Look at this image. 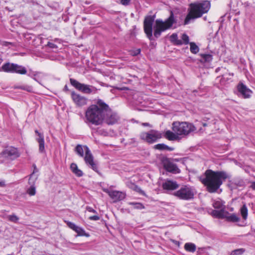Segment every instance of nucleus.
Instances as JSON below:
<instances>
[{"label": "nucleus", "instance_id": "nucleus-20", "mask_svg": "<svg viewBox=\"0 0 255 255\" xmlns=\"http://www.w3.org/2000/svg\"><path fill=\"white\" fill-rule=\"evenodd\" d=\"M70 168L73 173H74L78 177H81L83 175L82 170L78 169V166L76 163H72L70 165Z\"/></svg>", "mask_w": 255, "mask_h": 255}, {"label": "nucleus", "instance_id": "nucleus-9", "mask_svg": "<svg viewBox=\"0 0 255 255\" xmlns=\"http://www.w3.org/2000/svg\"><path fill=\"white\" fill-rule=\"evenodd\" d=\"M85 156L84 160L86 163L93 170L99 173L98 167L97 164L94 161V157L89 148L87 146H84Z\"/></svg>", "mask_w": 255, "mask_h": 255}, {"label": "nucleus", "instance_id": "nucleus-31", "mask_svg": "<svg viewBox=\"0 0 255 255\" xmlns=\"http://www.w3.org/2000/svg\"><path fill=\"white\" fill-rule=\"evenodd\" d=\"M128 204L133 206L135 209H143L145 208L143 204L139 202H129Z\"/></svg>", "mask_w": 255, "mask_h": 255}, {"label": "nucleus", "instance_id": "nucleus-12", "mask_svg": "<svg viewBox=\"0 0 255 255\" xmlns=\"http://www.w3.org/2000/svg\"><path fill=\"white\" fill-rule=\"evenodd\" d=\"M104 122L109 125L115 124L119 120V117L117 113L114 112L110 108L106 114L105 115Z\"/></svg>", "mask_w": 255, "mask_h": 255}, {"label": "nucleus", "instance_id": "nucleus-5", "mask_svg": "<svg viewBox=\"0 0 255 255\" xmlns=\"http://www.w3.org/2000/svg\"><path fill=\"white\" fill-rule=\"evenodd\" d=\"M172 130L178 136H185L196 130L191 123L186 122H174L172 124Z\"/></svg>", "mask_w": 255, "mask_h": 255}, {"label": "nucleus", "instance_id": "nucleus-46", "mask_svg": "<svg viewBox=\"0 0 255 255\" xmlns=\"http://www.w3.org/2000/svg\"><path fill=\"white\" fill-rule=\"evenodd\" d=\"M33 167H34V169H33V173L30 175V176L29 177L30 180H32V177L33 175L34 174V173H36V172H37L38 171V170L36 168V165L35 164L33 165Z\"/></svg>", "mask_w": 255, "mask_h": 255}, {"label": "nucleus", "instance_id": "nucleus-33", "mask_svg": "<svg viewBox=\"0 0 255 255\" xmlns=\"http://www.w3.org/2000/svg\"><path fill=\"white\" fill-rule=\"evenodd\" d=\"M7 220L14 223H17L19 220V217L16 216L15 214L10 215L7 217Z\"/></svg>", "mask_w": 255, "mask_h": 255}, {"label": "nucleus", "instance_id": "nucleus-11", "mask_svg": "<svg viewBox=\"0 0 255 255\" xmlns=\"http://www.w3.org/2000/svg\"><path fill=\"white\" fill-rule=\"evenodd\" d=\"M71 96L74 103L77 107H81L87 105L88 99L83 96L76 93L75 91H72L71 92Z\"/></svg>", "mask_w": 255, "mask_h": 255}, {"label": "nucleus", "instance_id": "nucleus-38", "mask_svg": "<svg viewBox=\"0 0 255 255\" xmlns=\"http://www.w3.org/2000/svg\"><path fill=\"white\" fill-rule=\"evenodd\" d=\"M133 190L137 192V193H139L140 194L144 196H146V195L144 191H143L139 187H138L136 185H134L133 186V188L132 189Z\"/></svg>", "mask_w": 255, "mask_h": 255}, {"label": "nucleus", "instance_id": "nucleus-1", "mask_svg": "<svg viewBox=\"0 0 255 255\" xmlns=\"http://www.w3.org/2000/svg\"><path fill=\"white\" fill-rule=\"evenodd\" d=\"M155 18V15H147L145 16L143 21V29L147 37L149 40H154V37L159 38L161 33L171 28L173 24L176 22L174 17L172 11H171L169 17L165 21L157 19L155 20V23L153 27V36L152 34L153 23Z\"/></svg>", "mask_w": 255, "mask_h": 255}, {"label": "nucleus", "instance_id": "nucleus-2", "mask_svg": "<svg viewBox=\"0 0 255 255\" xmlns=\"http://www.w3.org/2000/svg\"><path fill=\"white\" fill-rule=\"evenodd\" d=\"M110 110L109 106L98 99L90 105L85 112V122L90 127L101 126L104 123L105 115Z\"/></svg>", "mask_w": 255, "mask_h": 255}, {"label": "nucleus", "instance_id": "nucleus-8", "mask_svg": "<svg viewBox=\"0 0 255 255\" xmlns=\"http://www.w3.org/2000/svg\"><path fill=\"white\" fill-rule=\"evenodd\" d=\"M162 137V133L153 129H151L148 132H142L140 134V138L149 144L155 142Z\"/></svg>", "mask_w": 255, "mask_h": 255}, {"label": "nucleus", "instance_id": "nucleus-45", "mask_svg": "<svg viewBox=\"0 0 255 255\" xmlns=\"http://www.w3.org/2000/svg\"><path fill=\"white\" fill-rule=\"evenodd\" d=\"M100 219V217L97 215H94L92 216H90L89 218V219L90 220H94V221H98Z\"/></svg>", "mask_w": 255, "mask_h": 255}, {"label": "nucleus", "instance_id": "nucleus-39", "mask_svg": "<svg viewBox=\"0 0 255 255\" xmlns=\"http://www.w3.org/2000/svg\"><path fill=\"white\" fill-rule=\"evenodd\" d=\"M133 190L137 192V193H139L140 194L144 196H146V195L144 191H143L139 187H138L136 185H134L133 186V188L132 189Z\"/></svg>", "mask_w": 255, "mask_h": 255}, {"label": "nucleus", "instance_id": "nucleus-40", "mask_svg": "<svg viewBox=\"0 0 255 255\" xmlns=\"http://www.w3.org/2000/svg\"><path fill=\"white\" fill-rule=\"evenodd\" d=\"M67 226L71 229H72L75 232L77 229L78 226H76L74 223L71 222L70 221L66 222Z\"/></svg>", "mask_w": 255, "mask_h": 255}, {"label": "nucleus", "instance_id": "nucleus-35", "mask_svg": "<svg viewBox=\"0 0 255 255\" xmlns=\"http://www.w3.org/2000/svg\"><path fill=\"white\" fill-rule=\"evenodd\" d=\"M245 252V250L243 248L235 250L231 252L230 255H241Z\"/></svg>", "mask_w": 255, "mask_h": 255}, {"label": "nucleus", "instance_id": "nucleus-7", "mask_svg": "<svg viewBox=\"0 0 255 255\" xmlns=\"http://www.w3.org/2000/svg\"><path fill=\"white\" fill-rule=\"evenodd\" d=\"M70 82L76 89L84 94H96L98 91V89L94 86L80 83L73 78L70 79Z\"/></svg>", "mask_w": 255, "mask_h": 255}, {"label": "nucleus", "instance_id": "nucleus-49", "mask_svg": "<svg viewBox=\"0 0 255 255\" xmlns=\"http://www.w3.org/2000/svg\"><path fill=\"white\" fill-rule=\"evenodd\" d=\"M86 210L88 212H92V213H97L96 211L95 210H94V209H93L92 208L90 207H86Z\"/></svg>", "mask_w": 255, "mask_h": 255}, {"label": "nucleus", "instance_id": "nucleus-26", "mask_svg": "<svg viewBox=\"0 0 255 255\" xmlns=\"http://www.w3.org/2000/svg\"><path fill=\"white\" fill-rule=\"evenodd\" d=\"M37 141L39 143V151L41 153H43L45 152V147H44V137H41L40 138H37L36 139Z\"/></svg>", "mask_w": 255, "mask_h": 255}, {"label": "nucleus", "instance_id": "nucleus-54", "mask_svg": "<svg viewBox=\"0 0 255 255\" xmlns=\"http://www.w3.org/2000/svg\"><path fill=\"white\" fill-rule=\"evenodd\" d=\"M142 125L143 126H149V124L148 123H143Z\"/></svg>", "mask_w": 255, "mask_h": 255}, {"label": "nucleus", "instance_id": "nucleus-14", "mask_svg": "<svg viewBox=\"0 0 255 255\" xmlns=\"http://www.w3.org/2000/svg\"><path fill=\"white\" fill-rule=\"evenodd\" d=\"M237 89L239 95L245 99L250 98L252 93V91L243 83H240L238 85Z\"/></svg>", "mask_w": 255, "mask_h": 255}, {"label": "nucleus", "instance_id": "nucleus-29", "mask_svg": "<svg viewBox=\"0 0 255 255\" xmlns=\"http://www.w3.org/2000/svg\"><path fill=\"white\" fill-rule=\"evenodd\" d=\"M240 212L244 220H246L248 217V210L246 204H244L241 207Z\"/></svg>", "mask_w": 255, "mask_h": 255}, {"label": "nucleus", "instance_id": "nucleus-28", "mask_svg": "<svg viewBox=\"0 0 255 255\" xmlns=\"http://www.w3.org/2000/svg\"><path fill=\"white\" fill-rule=\"evenodd\" d=\"M84 146H82L80 144H78L75 148V151L81 157H84V152L85 151Z\"/></svg>", "mask_w": 255, "mask_h": 255}, {"label": "nucleus", "instance_id": "nucleus-10", "mask_svg": "<svg viewBox=\"0 0 255 255\" xmlns=\"http://www.w3.org/2000/svg\"><path fill=\"white\" fill-rule=\"evenodd\" d=\"M164 169L168 172L173 173H179L180 170L178 168L176 164L171 162L170 159L167 157H163L162 159Z\"/></svg>", "mask_w": 255, "mask_h": 255}, {"label": "nucleus", "instance_id": "nucleus-13", "mask_svg": "<svg viewBox=\"0 0 255 255\" xmlns=\"http://www.w3.org/2000/svg\"><path fill=\"white\" fill-rule=\"evenodd\" d=\"M103 191L107 193L112 199L114 200L115 202L122 200L126 197V194L121 191H110L108 189H104Z\"/></svg>", "mask_w": 255, "mask_h": 255}, {"label": "nucleus", "instance_id": "nucleus-27", "mask_svg": "<svg viewBox=\"0 0 255 255\" xmlns=\"http://www.w3.org/2000/svg\"><path fill=\"white\" fill-rule=\"evenodd\" d=\"M184 249L186 251L191 253H194L196 251V246L193 243H186L184 245Z\"/></svg>", "mask_w": 255, "mask_h": 255}, {"label": "nucleus", "instance_id": "nucleus-42", "mask_svg": "<svg viewBox=\"0 0 255 255\" xmlns=\"http://www.w3.org/2000/svg\"><path fill=\"white\" fill-rule=\"evenodd\" d=\"M16 88H18V89H22V90H26V91H27L28 92L31 91V90L32 89V87L29 86H19V87H17Z\"/></svg>", "mask_w": 255, "mask_h": 255}, {"label": "nucleus", "instance_id": "nucleus-4", "mask_svg": "<svg viewBox=\"0 0 255 255\" xmlns=\"http://www.w3.org/2000/svg\"><path fill=\"white\" fill-rule=\"evenodd\" d=\"M190 6V10L185 19L184 25L189 23L191 19L200 17L207 13L210 8V2L208 0H204L201 2L192 3Z\"/></svg>", "mask_w": 255, "mask_h": 255}, {"label": "nucleus", "instance_id": "nucleus-17", "mask_svg": "<svg viewBox=\"0 0 255 255\" xmlns=\"http://www.w3.org/2000/svg\"><path fill=\"white\" fill-rule=\"evenodd\" d=\"M164 137L169 140H176L179 139V136L177 133L173 130L171 131L169 130L165 132Z\"/></svg>", "mask_w": 255, "mask_h": 255}, {"label": "nucleus", "instance_id": "nucleus-18", "mask_svg": "<svg viewBox=\"0 0 255 255\" xmlns=\"http://www.w3.org/2000/svg\"><path fill=\"white\" fill-rule=\"evenodd\" d=\"M226 212L224 209H221L220 210H213L212 214L214 217L219 219H225L226 217Z\"/></svg>", "mask_w": 255, "mask_h": 255}, {"label": "nucleus", "instance_id": "nucleus-6", "mask_svg": "<svg viewBox=\"0 0 255 255\" xmlns=\"http://www.w3.org/2000/svg\"><path fill=\"white\" fill-rule=\"evenodd\" d=\"M196 192L195 189L189 185H183L174 192L173 195L180 200L189 201L194 199Z\"/></svg>", "mask_w": 255, "mask_h": 255}, {"label": "nucleus", "instance_id": "nucleus-48", "mask_svg": "<svg viewBox=\"0 0 255 255\" xmlns=\"http://www.w3.org/2000/svg\"><path fill=\"white\" fill-rule=\"evenodd\" d=\"M121 3L124 5H127L129 4L130 0H121Z\"/></svg>", "mask_w": 255, "mask_h": 255}, {"label": "nucleus", "instance_id": "nucleus-56", "mask_svg": "<svg viewBox=\"0 0 255 255\" xmlns=\"http://www.w3.org/2000/svg\"><path fill=\"white\" fill-rule=\"evenodd\" d=\"M0 185L1 186H2V185H4V183L0 182Z\"/></svg>", "mask_w": 255, "mask_h": 255}, {"label": "nucleus", "instance_id": "nucleus-19", "mask_svg": "<svg viewBox=\"0 0 255 255\" xmlns=\"http://www.w3.org/2000/svg\"><path fill=\"white\" fill-rule=\"evenodd\" d=\"M226 220L228 222L233 223L238 222L240 221V218L235 214H230L228 212H226Z\"/></svg>", "mask_w": 255, "mask_h": 255}, {"label": "nucleus", "instance_id": "nucleus-43", "mask_svg": "<svg viewBox=\"0 0 255 255\" xmlns=\"http://www.w3.org/2000/svg\"><path fill=\"white\" fill-rule=\"evenodd\" d=\"M140 49H137L130 51V54L132 56H136L140 53Z\"/></svg>", "mask_w": 255, "mask_h": 255}, {"label": "nucleus", "instance_id": "nucleus-37", "mask_svg": "<svg viewBox=\"0 0 255 255\" xmlns=\"http://www.w3.org/2000/svg\"><path fill=\"white\" fill-rule=\"evenodd\" d=\"M232 184L238 187H243L245 185V182L242 179H235Z\"/></svg>", "mask_w": 255, "mask_h": 255}, {"label": "nucleus", "instance_id": "nucleus-55", "mask_svg": "<svg viewBox=\"0 0 255 255\" xmlns=\"http://www.w3.org/2000/svg\"><path fill=\"white\" fill-rule=\"evenodd\" d=\"M203 126L204 127H206L207 126V123H203Z\"/></svg>", "mask_w": 255, "mask_h": 255}, {"label": "nucleus", "instance_id": "nucleus-50", "mask_svg": "<svg viewBox=\"0 0 255 255\" xmlns=\"http://www.w3.org/2000/svg\"><path fill=\"white\" fill-rule=\"evenodd\" d=\"M250 188L255 191V181L251 182Z\"/></svg>", "mask_w": 255, "mask_h": 255}, {"label": "nucleus", "instance_id": "nucleus-16", "mask_svg": "<svg viewBox=\"0 0 255 255\" xmlns=\"http://www.w3.org/2000/svg\"><path fill=\"white\" fill-rule=\"evenodd\" d=\"M15 66V63L7 62L2 66L1 70L7 73H14Z\"/></svg>", "mask_w": 255, "mask_h": 255}, {"label": "nucleus", "instance_id": "nucleus-53", "mask_svg": "<svg viewBox=\"0 0 255 255\" xmlns=\"http://www.w3.org/2000/svg\"><path fill=\"white\" fill-rule=\"evenodd\" d=\"M64 91H69L67 85H66L64 86Z\"/></svg>", "mask_w": 255, "mask_h": 255}, {"label": "nucleus", "instance_id": "nucleus-25", "mask_svg": "<svg viewBox=\"0 0 255 255\" xmlns=\"http://www.w3.org/2000/svg\"><path fill=\"white\" fill-rule=\"evenodd\" d=\"M5 154L8 156L13 157L14 158L19 156L18 153L16 148H11L10 149L5 150Z\"/></svg>", "mask_w": 255, "mask_h": 255}, {"label": "nucleus", "instance_id": "nucleus-41", "mask_svg": "<svg viewBox=\"0 0 255 255\" xmlns=\"http://www.w3.org/2000/svg\"><path fill=\"white\" fill-rule=\"evenodd\" d=\"M223 206V205L220 201H216L213 203V207L215 209H223L222 208Z\"/></svg>", "mask_w": 255, "mask_h": 255}, {"label": "nucleus", "instance_id": "nucleus-32", "mask_svg": "<svg viewBox=\"0 0 255 255\" xmlns=\"http://www.w3.org/2000/svg\"><path fill=\"white\" fill-rule=\"evenodd\" d=\"M75 232L77 233V235L79 236H85L87 237L89 236V235L86 233L85 230L80 227H78Z\"/></svg>", "mask_w": 255, "mask_h": 255}, {"label": "nucleus", "instance_id": "nucleus-44", "mask_svg": "<svg viewBox=\"0 0 255 255\" xmlns=\"http://www.w3.org/2000/svg\"><path fill=\"white\" fill-rule=\"evenodd\" d=\"M126 185L129 188L132 189L135 184L130 181H128L126 182Z\"/></svg>", "mask_w": 255, "mask_h": 255}, {"label": "nucleus", "instance_id": "nucleus-3", "mask_svg": "<svg viewBox=\"0 0 255 255\" xmlns=\"http://www.w3.org/2000/svg\"><path fill=\"white\" fill-rule=\"evenodd\" d=\"M228 178L229 176L225 171L207 169L203 175L200 176L199 180L208 192L213 193L218 191Z\"/></svg>", "mask_w": 255, "mask_h": 255}, {"label": "nucleus", "instance_id": "nucleus-34", "mask_svg": "<svg viewBox=\"0 0 255 255\" xmlns=\"http://www.w3.org/2000/svg\"><path fill=\"white\" fill-rule=\"evenodd\" d=\"M201 56L204 62H210L213 59L212 55L209 54H201Z\"/></svg>", "mask_w": 255, "mask_h": 255}, {"label": "nucleus", "instance_id": "nucleus-23", "mask_svg": "<svg viewBox=\"0 0 255 255\" xmlns=\"http://www.w3.org/2000/svg\"><path fill=\"white\" fill-rule=\"evenodd\" d=\"M171 42L176 45H182V42L181 40H180L178 38V35L176 33H173L170 37Z\"/></svg>", "mask_w": 255, "mask_h": 255}, {"label": "nucleus", "instance_id": "nucleus-47", "mask_svg": "<svg viewBox=\"0 0 255 255\" xmlns=\"http://www.w3.org/2000/svg\"><path fill=\"white\" fill-rule=\"evenodd\" d=\"M47 45L50 48H57V46L56 44H55L54 43H53L52 42H48L47 43Z\"/></svg>", "mask_w": 255, "mask_h": 255}, {"label": "nucleus", "instance_id": "nucleus-36", "mask_svg": "<svg viewBox=\"0 0 255 255\" xmlns=\"http://www.w3.org/2000/svg\"><path fill=\"white\" fill-rule=\"evenodd\" d=\"M182 44L187 45L190 44L189 37L186 33H183L181 36Z\"/></svg>", "mask_w": 255, "mask_h": 255}, {"label": "nucleus", "instance_id": "nucleus-52", "mask_svg": "<svg viewBox=\"0 0 255 255\" xmlns=\"http://www.w3.org/2000/svg\"><path fill=\"white\" fill-rule=\"evenodd\" d=\"M116 89H118V90H128V88H127V87H123V88H118L117 87Z\"/></svg>", "mask_w": 255, "mask_h": 255}, {"label": "nucleus", "instance_id": "nucleus-21", "mask_svg": "<svg viewBox=\"0 0 255 255\" xmlns=\"http://www.w3.org/2000/svg\"><path fill=\"white\" fill-rule=\"evenodd\" d=\"M14 73H17L21 75L26 74L27 73V70L25 67L18 65L17 64H15Z\"/></svg>", "mask_w": 255, "mask_h": 255}, {"label": "nucleus", "instance_id": "nucleus-30", "mask_svg": "<svg viewBox=\"0 0 255 255\" xmlns=\"http://www.w3.org/2000/svg\"><path fill=\"white\" fill-rule=\"evenodd\" d=\"M190 50L193 54H197L199 51V47L195 43L191 42L190 43Z\"/></svg>", "mask_w": 255, "mask_h": 255}, {"label": "nucleus", "instance_id": "nucleus-51", "mask_svg": "<svg viewBox=\"0 0 255 255\" xmlns=\"http://www.w3.org/2000/svg\"><path fill=\"white\" fill-rule=\"evenodd\" d=\"M35 132L39 136L38 138L44 137L42 133H40L37 129L35 130Z\"/></svg>", "mask_w": 255, "mask_h": 255}, {"label": "nucleus", "instance_id": "nucleus-24", "mask_svg": "<svg viewBox=\"0 0 255 255\" xmlns=\"http://www.w3.org/2000/svg\"><path fill=\"white\" fill-rule=\"evenodd\" d=\"M29 184L31 185L30 187L27 190V193L30 196H34L36 193L35 186L34 185V181H31L29 179Z\"/></svg>", "mask_w": 255, "mask_h": 255}, {"label": "nucleus", "instance_id": "nucleus-22", "mask_svg": "<svg viewBox=\"0 0 255 255\" xmlns=\"http://www.w3.org/2000/svg\"><path fill=\"white\" fill-rule=\"evenodd\" d=\"M154 148L159 150H166L168 151H172L174 150V148L168 146V145L164 143H159L154 146Z\"/></svg>", "mask_w": 255, "mask_h": 255}, {"label": "nucleus", "instance_id": "nucleus-15", "mask_svg": "<svg viewBox=\"0 0 255 255\" xmlns=\"http://www.w3.org/2000/svg\"><path fill=\"white\" fill-rule=\"evenodd\" d=\"M162 187L164 190H174L179 188V184L176 181L167 179L162 183Z\"/></svg>", "mask_w": 255, "mask_h": 255}]
</instances>
